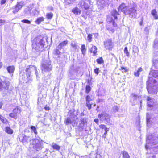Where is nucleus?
Returning <instances> with one entry per match:
<instances>
[{
    "mask_svg": "<svg viewBox=\"0 0 158 158\" xmlns=\"http://www.w3.org/2000/svg\"><path fill=\"white\" fill-rule=\"evenodd\" d=\"M23 5V2H18L15 5L7 10V12L16 14L22 9Z\"/></svg>",
    "mask_w": 158,
    "mask_h": 158,
    "instance_id": "6e6552de",
    "label": "nucleus"
},
{
    "mask_svg": "<svg viewBox=\"0 0 158 158\" xmlns=\"http://www.w3.org/2000/svg\"><path fill=\"white\" fill-rule=\"evenodd\" d=\"M0 121L5 124H7L8 121L7 119L0 114Z\"/></svg>",
    "mask_w": 158,
    "mask_h": 158,
    "instance_id": "7c9ffc66",
    "label": "nucleus"
},
{
    "mask_svg": "<svg viewBox=\"0 0 158 158\" xmlns=\"http://www.w3.org/2000/svg\"><path fill=\"white\" fill-rule=\"evenodd\" d=\"M154 47L155 48H158V39H156L154 42Z\"/></svg>",
    "mask_w": 158,
    "mask_h": 158,
    "instance_id": "de8ad7c7",
    "label": "nucleus"
},
{
    "mask_svg": "<svg viewBox=\"0 0 158 158\" xmlns=\"http://www.w3.org/2000/svg\"><path fill=\"white\" fill-rule=\"evenodd\" d=\"M31 9L30 8H26L24 10V15H27L30 13Z\"/></svg>",
    "mask_w": 158,
    "mask_h": 158,
    "instance_id": "a19ab883",
    "label": "nucleus"
},
{
    "mask_svg": "<svg viewBox=\"0 0 158 158\" xmlns=\"http://www.w3.org/2000/svg\"><path fill=\"white\" fill-rule=\"evenodd\" d=\"M156 80L152 77H148V80L147 81V89L149 93L153 94H156L158 88L156 86Z\"/></svg>",
    "mask_w": 158,
    "mask_h": 158,
    "instance_id": "f03ea898",
    "label": "nucleus"
},
{
    "mask_svg": "<svg viewBox=\"0 0 158 158\" xmlns=\"http://www.w3.org/2000/svg\"><path fill=\"white\" fill-rule=\"evenodd\" d=\"M33 71H35V74L36 76H37V70L35 67L32 65H30L27 67L25 70V73L26 75V78L24 75L23 76L20 73V76L19 77V79L21 82H24L25 81L27 82L31 80L30 76L31 75V72Z\"/></svg>",
    "mask_w": 158,
    "mask_h": 158,
    "instance_id": "f257e3e1",
    "label": "nucleus"
},
{
    "mask_svg": "<svg viewBox=\"0 0 158 158\" xmlns=\"http://www.w3.org/2000/svg\"><path fill=\"white\" fill-rule=\"evenodd\" d=\"M6 0H1V4L2 5H3L6 2Z\"/></svg>",
    "mask_w": 158,
    "mask_h": 158,
    "instance_id": "13d9d810",
    "label": "nucleus"
},
{
    "mask_svg": "<svg viewBox=\"0 0 158 158\" xmlns=\"http://www.w3.org/2000/svg\"><path fill=\"white\" fill-rule=\"evenodd\" d=\"M131 100H133V101L136 100V99L137 96L135 94H132L131 95Z\"/></svg>",
    "mask_w": 158,
    "mask_h": 158,
    "instance_id": "09e8293b",
    "label": "nucleus"
},
{
    "mask_svg": "<svg viewBox=\"0 0 158 158\" xmlns=\"http://www.w3.org/2000/svg\"><path fill=\"white\" fill-rule=\"evenodd\" d=\"M51 147L53 149L56 151H59L60 149V147L56 143H53L51 145Z\"/></svg>",
    "mask_w": 158,
    "mask_h": 158,
    "instance_id": "bb28decb",
    "label": "nucleus"
},
{
    "mask_svg": "<svg viewBox=\"0 0 158 158\" xmlns=\"http://www.w3.org/2000/svg\"><path fill=\"white\" fill-rule=\"evenodd\" d=\"M19 140L23 143V144L25 145L27 144L30 140L29 139V136H27L25 135L22 134L19 135L18 136Z\"/></svg>",
    "mask_w": 158,
    "mask_h": 158,
    "instance_id": "9b49d317",
    "label": "nucleus"
},
{
    "mask_svg": "<svg viewBox=\"0 0 158 158\" xmlns=\"http://www.w3.org/2000/svg\"><path fill=\"white\" fill-rule=\"evenodd\" d=\"M44 109L46 110H50V108L49 107L45 106L44 107Z\"/></svg>",
    "mask_w": 158,
    "mask_h": 158,
    "instance_id": "680f3d73",
    "label": "nucleus"
},
{
    "mask_svg": "<svg viewBox=\"0 0 158 158\" xmlns=\"http://www.w3.org/2000/svg\"><path fill=\"white\" fill-rule=\"evenodd\" d=\"M5 131L7 133L12 134L13 133V131L9 127H7L5 128Z\"/></svg>",
    "mask_w": 158,
    "mask_h": 158,
    "instance_id": "2f4dec72",
    "label": "nucleus"
},
{
    "mask_svg": "<svg viewBox=\"0 0 158 158\" xmlns=\"http://www.w3.org/2000/svg\"><path fill=\"white\" fill-rule=\"evenodd\" d=\"M97 62L99 64H101L103 63V61L102 57H100L96 60Z\"/></svg>",
    "mask_w": 158,
    "mask_h": 158,
    "instance_id": "a18cd8bd",
    "label": "nucleus"
},
{
    "mask_svg": "<svg viewBox=\"0 0 158 158\" xmlns=\"http://www.w3.org/2000/svg\"><path fill=\"white\" fill-rule=\"evenodd\" d=\"M85 12H84L82 14V16L83 17H84L85 18H86V17H85V14H86L87 15H88L87 14V13L86 14H85Z\"/></svg>",
    "mask_w": 158,
    "mask_h": 158,
    "instance_id": "052dcab7",
    "label": "nucleus"
},
{
    "mask_svg": "<svg viewBox=\"0 0 158 158\" xmlns=\"http://www.w3.org/2000/svg\"><path fill=\"white\" fill-rule=\"evenodd\" d=\"M105 47L106 49H109V40H107L106 41L104 42Z\"/></svg>",
    "mask_w": 158,
    "mask_h": 158,
    "instance_id": "79ce46f5",
    "label": "nucleus"
},
{
    "mask_svg": "<svg viewBox=\"0 0 158 158\" xmlns=\"http://www.w3.org/2000/svg\"><path fill=\"white\" fill-rule=\"evenodd\" d=\"M100 128H102L103 129H104L105 131V132L103 135V137L104 138L105 137L106 135L107 134V131H108V128H107L105 125H101L100 126Z\"/></svg>",
    "mask_w": 158,
    "mask_h": 158,
    "instance_id": "c85d7f7f",
    "label": "nucleus"
},
{
    "mask_svg": "<svg viewBox=\"0 0 158 158\" xmlns=\"http://www.w3.org/2000/svg\"><path fill=\"white\" fill-rule=\"evenodd\" d=\"M137 10L134 7L130 8L127 11L126 15L128 14L130 17L131 18H135L137 15Z\"/></svg>",
    "mask_w": 158,
    "mask_h": 158,
    "instance_id": "f8f14e48",
    "label": "nucleus"
},
{
    "mask_svg": "<svg viewBox=\"0 0 158 158\" xmlns=\"http://www.w3.org/2000/svg\"><path fill=\"white\" fill-rule=\"evenodd\" d=\"M109 50L110 49V48H112V47L114 46L112 42L110 40H109Z\"/></svg>",
    "mask_w": 158,
    "mask_h": 158,
    "instance_id": "4d7b16f0",
    "label": "nucleus"
},
{
    "mask_svg": "<svg viewBox=\"0 0 158 158\" xmlns=\"http://www.w3.org/2000/svg\"><path fill=\"white\" fill-rule=\"evenodd\" d=\"M41 69L43 73L49 72L52 70V65L50 61L48 58L44 59L42 62Z\"/></svg>",
    "mask_w": 158,
    "mask_h": 158,
    "instance_id": "39448f33",
    "label": "nucleus"
},
{
    "mask_svg": "<svg viewBox=\"0 0 158 158\" xmlns=\"http://www.w3.org/2000/svg\"><path fill=\"white\" fill-rule=\"evenodd\" d=\"M93 104L91 98L89 95H87L86 97V106L88 107L89 110H90L91 109Z\"/></svg>",
    "mask_w": 158,
    "mask_h": 158,
    "instance_id": "ddd939ff",
    "label": "nucleus"
},
{
    "mask_svg": "<svg viewBox=\"0 0 158 158\" xmlns=\"http://www.w3.org/2000/svg\"><path fill=\"white\" fill-rule=\"evenodd\" d=\"M148 158H156V156H155L153 155V156H150Z\"/></svg>",
    "mask_w": 158,
    "mask_h": 158,
    "instance_id": "338daca9",
    "label": "nucleus"
},
{
    "mask_svg": "<svg viewBox=\"0 0 158 158\" xmlns=\"http://www.w3.org/2000/svg\"><path fill=\"white\" fill-rule=\"evenodd\" d=\"M149 28L148 27H146L144 29V31L146 32V34H148L149 33Z\"/></svg>",
    "mask_w": 158,
    "mask_h": 158,
    "instance_id": "6e6d98bb",
    "label": "nucleus"
},
{
    "mask_svg": "<svg viewBox=\"0 0 158 158\" xmlns=\"http://www.w3.org/2000/svg\"><path fill=\"white\" fill-rule=\"evenodd\" d=\"M98 118L101 119L102 118V119L106 121L107 122H108V119H109V116L108 115L105 113L102 114H99L98 115Z\"/></svg>",
    "mask_w": 158,
    "mask_h": 158,
    "instance_id": "aec40b11",
    "label": "nucleus"
},
{
    "mask_svg": "<svg viewBox=\"0 0 158 158\" xmlns=\"http://www.w3.org/2000/svg\"><path fill=\"white\" fill-rule=\"evenodd\" d=\"M87 118L86 117H81L79 121V125L80 127L82 129L84 127L87 125Z\"/></svg>",
    "mask_w": 158,
    "mask_h": 158,
    "instance_id": "2eb2a0df",
    "label": "nucleus"
},
{
    "mask_svg": "<svg viewBox=\"0 0 158 158\" xmlns=\"http://www.w3.org/2000/svg\"><path fill=\"white\" fill-rule=\"evenodd\" d=\"M118 10L123 12L126 15L127 11V7L124 3H123L119 6Z\"/></svg>",
    "mask_w": 158,
    "mask_h": 158,
    "instance_id": "f3484780",
    "label": "nucleus"
},
{
    "mask_svg": "<svg viewBox=\"0 0 158 158\" xmlns=\"http://www.w3.org/2000/svg\"><path fill=\"white\" fill-rule=\"evenodd\" d=\"M143 69L141 67H140L138 68V70L136 72H135L134 73V75L135 76L139 77V75L140 73L141 72L143 71Z\"/></svg>",
    "mask_w": 158,
    "mask_h": 158,
    "instance_id": "cd10ccee",
    "label": "nucleus"
},
{
    "mask_svg": "<svg viewBox=\"0 0 158 158\" xmlns=\"http://www.w3.org/2000/svg\"><path fill=\"white\" fill-rule=\"evenodd\" d=\"M21 22L23 23L28 24H30L31 23L30 21L27 19H23L21 21Z\"/></svg>",
    "mask_w": 158,
    "mask_h": 158,
    "instance_id": "3c124183",
    "label": "nucleus"
},
{
    "mask_svg": "<svg viewBox=\"0 0 158 158\" xmlns=\"http://www.w3.org/2000/svg\"><path fill=\"white\" fill-rule=\"evenodd\" d=\"M90 51L91 52L93 53L94 56L96 55L97 52V47L95 46H93L90 49Z\"/></svg>",
    "mask_w": 158,
    "mask_h": 158,
    "instance_id": "b1692460",
    "label": "nucleus"
},
{
    "mask_svg": "<svg viewBox=\"0 0 158 158\" xmlns=\"http://www.w3.org/2000/svg\"><path fill=\"white\" fill-rule=\"evenodd\" d=\"M143 19H142L141 21L139 23V24L140 26H142L143 25Z\"/></svg>",
    "mask_w": 158,
    "mask_h": 158,
    "instance_id": "e2e57ef3",
    "label": "nucleus"
},
{
    "mask_svg": "<svg viewBox=\"0 0 158 158\" xmlns=\"http://www.w3.org/2000/svg\"><path fill=\"white\" fill-rule=\"evenodd\" d=\"M45 42L43 39L37 38L35 39V43L33 44V50L38 52H41L44 50Z\"/></svg>",
    "mask_w": 158,
    "mask_h": 158,
    "instance_id": "7ed1b4c3",
    "label": "nucleus"
},
{
    "mask_svg": "<svg viewBox=\"0 0 158 158\" xmlns=\"http://www.w3.org/2000/svg\"><path fill=\"white\" fill-rule=\"evenodd\" d=\"M71 45L75 51H77L78 50V46L74 42H72Z\"/></svg>",
    "mask_w": 158,
    "mask_h": 158,
    "instance_id": "f704fd0d",
    "label": "nucleus"
},
{
    "mask_svg": "<svg viewBox=\"0 0 158 158\" xmlns=\"http://www.w3.org/2000/svg\"><path fill=\"white\" fill-rule=\"evenodd\" d=\"M147 100L148 101L147 104L148 106L149 107H153L154 104L155 100L148 97L147 98Z\"/></svg>",
    "mask_w": 158,
    "mask_h": 158,
    "instance_id": "a211bd4d",
    "label": "nucleus"
},
{
    "mask_svg": "<svg viewBox=\"0 0 158 158\" xmlns=\"http://www.w3.org/2000/svg\"><path fill=\"white\" fill-rule=\"evenodd\" d=\"M119 15L118 12L116 10H113L111 12V16L110 17V21H109V24H112L113 27L111 28L110 31L112 32H114L115 31V28L116 27L117 24L115 22V20L117 19V15Z\"/></svg>",
    "mask_w": 158,
    "mask_h": 158,
    "instance_id": "0eeeda50",
    "label": "nucleus"
},
{
    "mask_svg": "<svg viewBox=\"0 0 158 158\" xmlns=\"http://www.w3.org/2000/svg\"><path fill=\"white\" fill-rule=\"evenodd\" d=\"M10 84V82L8 81H3L0 80V90L2 91L6 94L9 96L13 94L11 88L9 89Z\"/></svg>",
    "mask_w": 158,
    "mask_h": 158,
    "instance_id": "20e7f679",
    "label": "nucleus"
},
{
    "mask_svg": "<svg viewBox=\"0 0 158 158\" xmlns=\"http://www.w3.org/2000/svg\"><path fill=\"white\" fill-rule=\"evenodd\" d=\"M67 44L68 41L67 40L64 41L63 42H61L57 46L58 48L59 49H62L63 47L66 46Z\"/></svg>",
    "mask_w": 158,
    "mask_h": 158,
    "instance_id": "5701e85b",
    "label": "nucleus"
},
{
    "mask_svg": "<svg viewBox=\"0 0 158 158\" xmlns=\"http://www.w3.org/2000/svg\"><path fill=\"white\" fill-rule=\"evenodd\" d=\"M119 69L121 70L122 72L124 73L127 72L128 71V69L127 67L121 66V68Z\"/></svg>",
    "mask_w": 158,
    "mask_h": 158,
    "instance_id": "58836bf2",
    "label": "nucleus"
},
{
    "mask_svg": "<svg viewBox=\"0 0 158 158\" xmlns=\"http://www.w3.org/2000/svg\"><path fill=\"white\" fill-rule=\"evenodd\" d=\"M155 9L152 10L151 11V14L155 19H158V15Z\"/></svg>",
    "mask_w": 158,
    "mask_h": 158,
    "instance_id": "393cba45",
    "label": "nucleus"
},
{
    "mask_svg": "<svg viewBox=\"0 0 158 158\" xmlns=\"http://www.w3.org/2000/svg\"><path fill=\"white\" fill-rule=\"evenodd\" d=\"M77 69H74V71L73 70V69L71 68L70 69V73L73 75H74L75 73H76L77 72Z\"/></svg>",
    "mask_w": 158,
    "mask_h": 158,
    "instance_id": "8fccbe9b",
    "label": "nucleus"
},
{
    "mask_svg": "<svg viewBox=\"0 0 158 158\" xmlns=\"http://www.w3.org/2000/svg\"><path fill=\"white\" fill-rule=\"evenodd\" d=\"M91 88L89 85H87L85 88V92L88 94L91 90Z\"/></svg>",
    "mask_w": 158,
    "mask_h": 158,
    "instance_id": "37998d69",
    "label": "nucleus"
},
{
    "mask_svg": "<svg viewBox=\"0 0 158 158\" xmlns=\"http://www.w3.org/2000/svg\"><path fill=\"white\" fill-rule=\"evenodd\" d=\"M86 50V48H85V45L84 44L82 45L81 48V51L82 54L84 55L85 53Z\"/></svg>",
    "mask_w": 158,
    "mask_h": 158,
    "instance_id": "ea45409f",
    "label": "nucleus"
},
{
    "mask_svg": "<svg viewBox=\"0 0 158 158\" xmlns=\"http://www.w3.org/2000/svg\"><path fill=\"white\" fill-rule=\"evenodd\" d=\"M92 35L91 34H89L88 35L87 38L89 42H91L92 41Z\"/></svg>",
    "mask_w": 158,
    "mask_h": 158,
    "instance_id": "603ef678",
    "label": "nucleus"
},
{
    "mask_svg": "<svg viewBox=\"0 0 158 158\" xmlns=\"http://www.w3.org/2000/svg\"><path fill=\"white\" fill-rule=\"evenodd\" d=\"M122 153L123 155V158H130V156L128 153L126 151H122Z\"/></svg>",
    "mask_w": 158,
    "mask_h": 158,
    "instance_id": "473e14b6",
    "label": "nucleus"
},
{
    "mask_svg": "<svg viewBox=\"0 0 158 158\" xmlns=\"http://www.w3.org/2000/svg\"><path fill=\"white\" fill-rule=\"evenodd\" d=\"M44 18L43 17H40L37 18L35 21V22L37 24H39L40 23L44 21Z\"/></svg>",
    "mask_w": 158,
    "mask_h": 158,
    "instance_id": "c756f323",
    "label": "nucleus"
},
{
    "mask_svg": "<svg viewBox=\"0 0 158 158\" xmlns=\"http://www.w3.org/2000/svg\"><path fill=\"white\" fill-rule=\"evenodd\" d=\"M42 140L37 139H34L32 140V146L34 151H39L44 147Z\"/></svg>",
    "mask_w": 158,
    "mask_h": 158,
    "instance_id": "423d86ee",
    "label": "nucleus"
},
{
    "mask_svg": "<svg viewBox=\"0 0 158 158\" xmlns=\"http://www.w3.org/2000/svg\"><path fill=\"white\" fill-rule=\"evenodd\" d=\"M152 118L150 117V114L148 113L146 115L147 125L148 127H150L152 125Z\"/></svg>",
    "mask_w": 158,
    "mask_h": 158,
    "instance_id": "6ab92c4d",
    "label": "nucleus"
},
{
    "mask_svg": "<svg viewBox=\"0 0 158 158\" xmlns=\"http://www.w3.org/2000/svg\"><path fill=\"white\" fill-rule=\"evenodd\" d=\"M94 121L98 125L99 124V121L98 119H95L94 120Z\"/></svg>",
    "mask_w": 158,
    "mask_h": 158,
    "instance_id": "bf43d9fd",
    "label": "nucleus"
},
{
    "mask_svg": "<svg viewBox=\"0 0 158 158\" xmlns=\"http://www.w3.org/2000/svg\"><path fill=\"white\" fill-rule=\"evenodd\" d=\"M124 52L125 54H126L127 56L129 57L130 56V53L127 50V47H125L124 50Z\"/></svg>",
    "mask_w": 158,
    "mask_h": 158,
    "instance_id": "4c0bfd02",
    "label": "nucleus"
},
{
    "mask_svg": "<svg viewBox=\"0 0 158 158\" xmlns=\"http://www.w3.org/2000/svg\"><path fill=\"white\" fill-rule=\"evenodd\" d=\"M9 116L15 119H16L17 118V114L13 112L9 114Z\"/></svg>",
    "mask_w": 158,
    "mask_h": 158,
    "instance_id": "c9c22d12",
    "label": "nucleus"
},
{
    "mask_svg": "<svg viewBox=\"0 0 158 158\" xmlns=\"http://www.w3.org/2000/svg\"><path fill=\"white\" fill-rule=\"evenodd\" d=\"M76 116L75 115H71L69 117H68L64 122L66 125H68L70 124H72L74 123L75 124V119Z\"/></svg>",
    "mask_w": 158,
    "mask_h": 158,
    "instance_id": "4468645a",
    "label": "nucleus"
},
{
    "mask_svg": "<svg viewBox=\"0 0 158 158\" xmlns=\"http://www.w3.org/2000/svg\"><path fill=\"white\" fill-rule=\"evenodd\" d=\"M39 96L40 97L41 96L43 97L46 95L47 94V89L46 86H44L41 83H40L39 85Z\"/></svg>",
    "mask_w": 158,
    "mask_h": 158,
    "instance_id": "9d476101",
    "label": "nucleus"
},
{
    "mask_svg": "<svg viewBox=\"0 0 158 158\" xmlns=\"http://www.w3.org/2000/svg\"><path fill=\"white\" fill-rule=\"evenodd\" d=\"M12 112L17 114L19 112L20 113V111L18 108H16L13 110Z\"/></svg>",
    "mask_w": 158,
    "mask_h": 158,
    "instance_id": "49530a36",
    "label": "nucleus"
},
{
    "mask_svg": "<svg viewBox=\"0 0 158 158\" xmlns=\"http://www.w3.org/2000/svg\"><path fill=\"white\" fill-rule=\"evenodd\" d=\"M5 22V21L4 20L0 19V23H2Z\"/></svg>",
    "mask_w": 158,
    "mask_h": 158,
    "instance_id": "0e129e2a",
    "label": "nucleus"
},
{
    "mask_svg": "<svg viewBox=\"0 0 158 158\" xmlns=\"http://www.w3.org/2000/svg\"><path fill=\"white\" fill-rule=\"evenodd\" d=\"M30 128L31 129L32 132H34L35 135H37L38 134V132L35 127L33 126H31Z\"/></svg>",
    "mask_w": 158,
    "mask_h": 158,
    "instance_id": "72a5a7b5",
    "label": "nucleus"
},
{
    "mask_svg": "<svg viewBox=\"0 0 158 158\" xmlns=\"http://www.w3.org/2000/svg\"><path fill=\"white\" fill-rule=\"evenodd\" d=\"M100 70L99 68H96L94 69V72L97 75H98L99 72Z\"/></svg>",
    "mask_w": 158,
    "mask_h": 158,
    "instance_id": "5fc2aeb1",
    "label": "nucleus"
},
{
    "mask_svg": "<svg viewBox=\"0 0 158 158\" xmlns=\"http://www.w3.org/2000/svg\"><path fill=\"white\" fill-rule=\"evenodd\" d=\"M6 69L9 73L13 74L15 70V67L14 66H9L7 67Z\"/></svg>",
    "mask_w": 158,
    "mask_h": 158,
    "instance_id": "4be33fe9",
    "label": "nucleus"
},
{
    "mask_svg": "<svg viewBox=\"0 0 158 158\" xmlns=\"http://www.w3.org/2000/svg\"><path fill=\"white\" fill-rule=\"evenodd\" d=\"M149 75L152 76L154 77H157L158 78V70H152L150 71Z\"/></svg>",
    "mask_w": 158,
    "mask_h": 158,
    "instance_id": "412c9836",
    "label": "nucleus"
},
{
    "mask_svg": "<svg viewBox=\"0 0 158 158\" xmlns=\"http://www.w3.org/2000/svg\"><path fill=\"white\" fill-rule=\"evenodd\" d=\"M118 109L119 108L117 106H114L113 107V111L115 112H117Z\"/></svg>",
    "mask_w": 158,
    "mask_h": 158,
    "instance_id": "864d4df0",
    "label": "nucleus"
},
{
    "mask_svg": "<svg viewBox=\"0 0 158 158\" xmlns=\"http://www.w3.org/2000/svg\"><path fill=\"white\" fill-rule=\"evenodd\" d=\"M72 12L76 15H80L81 13V10L77 7H75L72 10Z\"/></svg>",
    "mask_w": 158,
    "mask_h": 158,
    "instance_id": "a878e982",
    "label": "nucleus"
},
{
    "mask_svg": "<svg viewBox=\"0 0 158 158\" xmlns=\"http://www.w3.org/2000/svg\"><path fill=\"white\" fill-rule=\"evenodd\" d=\"M3 105V103L2 102H0V109H1Z\"/></svg>",
    "mask_w": 158,
    "mask_h": 158,
    "instance_id": "774afa93",
    "label": "nucleus"
},
{
    "mask_svg": "<svg viewBox=\"0 0 158 158\" xmlns=\"http://www.w3.org/2000/svg\"><path fill=\"white\" fill-rule=\"evenodd\" d=\"M61 49H59L58 48V47L56 48V49H55L53 52V54L55 56V57L56 56V58L57 60H58L59 58L62 55V53L61 52H60V50Z\"/></svg>",
    "mask_w": 158,
    "mask_h": 158,
    "instance_id": "dca6fc26",
    "label": "nucleus"
},
{
    "mask_svg": "<svg viewBox=\"0 0 158 158\" xmlns=\"http://www.w3.org/2000/svg\"><path fill=\"white\" fill-rule=\"evenodd\" d=\"M49 10L50 11H52L53 10V8L52 7H50L49 8Z\"/></svg>",
    "mask_w": 158,
    "mask_h": 158,
    "instance_id": "69168bd1",
    "label": "nucleus"
},
{
    "mask_svg": "<svg viewBox=\"0 0 158 158\" xmlns=\"http://www.w3.org/2000/svg\"><path fill=\"white\" fill-rule=\"evenodd\" d=\"M75 0H64V2L66 4H69L72 3Z\"/></svg>",
    "mask_w": 158,
    "mask_h": 158,
    "instance_id": "c03bdc74",
    "label": "nucleus"
},
{
    "mask_svg": "<svg viewBox=\"0 0 158 158\" xmlns=\"http://www.w3.org/2000/svg\"><path fill=\"white\" fill-rule=\"evenodd\" d=\"M53 16V14L52 13H47L46 15V17L47 19H51Z\"/></svg>",
    "mask_w": 158,
    "mask_h": 158,
    "instance_id": "e433bc0d",
    "label": "nucleus"
},
{
    "mask_svg": "<svg viewBox=\"0 0 158 158\" xmlns=\"http://www.w3.org/2000/svg\"><path fill=\"white\" fill-rule=\"evenodd\" d=\"M90 4L89 0H82L80 1L78 4L81 9L86 10L89 8Z\"/></svg>",
    "mask_w": 158,
    "mask_h": 158,
    "instance_id": "1a4fd4ad",
    "label": "nucleus"
}]
</instances>
